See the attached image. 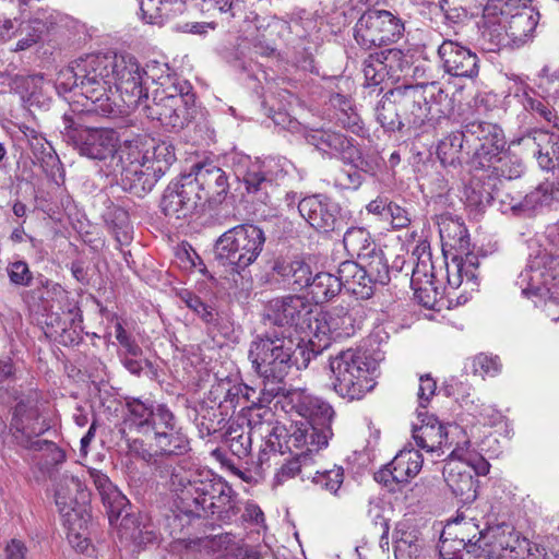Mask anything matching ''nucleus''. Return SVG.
Returning <instances> with one entry per match:
<instances>
[{
    "mask_svg": "<svg viewBox=\"0 0 559 559\" xmlns=\"http://www.w3.org/2000/svg\"><path fill=\"white\" fill-rule=\"evenodd\" d=\"M72 72L74 85L81 86L90 104L84 105L85 109L76 117L63 116L66 134L82 155L105 159L115 150L116 133L108 127L84 126V117L93 114L108 117L115 112L108 96L115 74L122 102L130 110H135L140 105V66L134 62L119 69V64H114L109 58L92 55L76 61Z\"/></svg>",
    "mask_w": 559,
    "mask_h": 559,
    "instance_id": "f257e3e1",
    "label": "nucleus"
},
{
    "mask_svg": "<svg viewBox=\"0 0 559 559\" xmlns=\"http://www.w3.org/2000/svg\"><path fill=\"white\" fill-rule=\"evenodd\" d=\"M297 349H300L302 356L308 354L307 347H300V340L294 337L288 330L266 331L250 343L248 358L253 370L263 379L260 403H270L282 393L283 380L297 364Z\"/></svg>",
    "mask_w": 559,
    "mask_h": 559,
    "instance_id": "f03ea898",
    "label": "nucleus"
},
{
    "mask_svg": "<svg viewBox=\"0 0 559 559\" xmlns=\"http://www.w3.org/2000/svg\"><path fill=\"white\" fill-rule=\"evenodd\" d=\"M228 190L225 171L212 163L197 164L166 188L160 207L170 218H186L207 202H221Z\"/></svg>",
    "mask_w": 559,
    "mask_h": 559,
    "instance_id": "7ed1b4c3",
    "label": "nucleus"
},
{
    "mask_svg": "<svg viewBox=\"0 0 559 559\" xmlns=\"http://www.w3.org/2000/svg\"><path fill=\"white\" fill-rule=\"evenodd\" d=\"M173 486L176 488L175 512L178 519H193L217 515L218 519L229 520L236 514L231 487L222 478L209 473H200L192 479L173 475Z\"/></svg>",
    "mask_w": 559,
    "mask_h": 559,
    "instance_id": "20e7f679",
    "label": "nucleus"
},
{
    "mask_svg": "<svg viewBox=\"0 0 559 559\" xmlns=\"http://www.w3.org/2000/svg\"><path fill=\"white\" fill-rule=\"evenodd\" d=\"M186 80H178L166 88L155 87L142 93V114L166 130H180L189 121L194 94Z\"/></svg>",
    "mask_w": 559,
    "mask_h": 559,
    "instance_id": "39448f33",
    "label": "nucleus"
},
{
    "mask_svg": "<svg viewBox=\"0 0 559 559\" xmlns=\"http://www.w3.org/2000/svg\"><path fill=\"white\" fill-rule=\"evenodd\" d=\"M265 241L262 228L253 224H240L217 238L214 258L219 265L241 274L258 260Z\"/></svg>",
    "mask_w": 559,
    "mask_h": 559,
    "instance_id": "423d86ee",
    "label": "nucleus"
},
{
    "mask_svg": "<svg viewBox=\"0 0 559 559\" xmlns=\"http://www.w3.org/2000/svg\"><path fill=\"white\" fill-rule=\"evenodd\" d=\"M187 443L165 405L147 407L142 403V460L182 453Z\"/></svg>",
    "mask_w": 559,
    "mask_h": 559,
    "instance_id": "0eeeda50",
    "label": "nucleus"
},
{
    "mask_svg": "<svg viewBox=\"0 0 559 559\" xmlns=\"http://www.w3.org/2000/svg\"><path fill=\"white\" fill-rule=\"evenodd\" d=\"M330 369L333 388L343 399L360 400L376 385L370 365L359 350L349 348L331 357Z\"/></svg>",
    "mask_w": 559,
    "mask_h": 559,
    "instance_id": "6e6552de",
    "label": "nucleus"
},
{
    "mask_svg": "<svg viewBox=\"0 0 559 559\" xmlns=\"http://www.w3.org/2000/svg\"><path fill=\"white\" fill-rule=\"evenodd\" d=\"M48 402L37 392L21 396L12 408L10 431L17 444L27 449L38 437L49 430Z\"/></svg>",
    "mask_w": 559,
    "mask_h": 559,
    "instance_id": "1a4fd4ad",
    "label": "nucleus"
},
{
    "mask_svg": "<svg viewBox=\"0 0 559 559\" xmlns=\"http://www.w3.org/2000/svg\"><path fill=\"white\" fill-rule=\"evenodd\" d=\"M355 319L348 307L340 305L328 311L316 308L310 338L307 343L308 357L304 359L305 367L311 357L328 348L331 340L348 337L355 332Z\"/></svg>",
    "mask_w": 559,
    "mask_h": 559,
    "instance_id": "9d476101",
    "label": "nucleus"
},
{
    "mask_svg": "<svg viewBox=\"0 0 559 559\" xmlns=\"http://www.w3.org/2000/svg\"><path fill=\"white\" fill-rule=\"evenodd\" d=\"M404 32V24L386 10H367L357 20L354 38L364 49H371L397 41Z\"/></svg>",
    "mask_w": 559,
    "mask_h": 559,
    "instance_id": "9b49d317",
    "label": "nucleus"
},
{
    "mask_svg": "<svg viewBox=\"0 0 559 559\" xmlns=\"http://www.w3.org/2000/svg\"><path fill=\"white\" fill-rule=\"evenodd\" d=\"M479 195L475 200L476 204L484 205L491 201H498L502 212H512L515 215H530L537 206L535 190L523 194L515 189L511 177L498 179L488 176L483 182Z\"/></svg>",
    "mask_w": 559,
    "mask_h": 559,
    "instance_id": "f8f14e48",
    "label": "nucleus"
},
{
    "mask_svg": "<svg viewBox=\"0 0 559 559\" xmlns=\"http://www.w3.org/2000/svg\"><path fill=\"white\" fill-rule=\"evenodd\" d=\"M82 483L78 476L64 474L61 484L56 490V503L64 516V524L68 527V540L71 546L81 554H88L91 548L90 539L85 536L88 516H83L73 507L72 491H80Z\"/></svg>",
    "mask_w": 559,
    "mask_h": 559,
    "instance_id": "ddd939ff",
    "label": "nucleus"
},
{
    "mask_svg": "<svg viewBox=\"0 0 559 559\" xmlns=\"http://www.w3.org/2000/svg\"><path fill=\"white\" fill-rule=\"evenodd\" d=\"M497 15L513 43L524 41L537 24L527 0H490L484 9V17Z\"/></svg>",
    "mask_w": 559,
    "mask_h": 559,
    "instance_id": "4468645a",
    "label": "nucleus"
},
{
    "mask_svg": "<svg viewBox=\"0 0 559 559\" xmlns=\"http://www.w3.org/2000/svg\"><path fill=\"white\" fill-rule=\"evenodd\" d=\"M316 308L305 297L289 295L271 300L266 308V316L274 324L295 328L296 331L305 333L309 340Z\"/></svg>",
    "mask_w": 559,
    "mask_h": 559,
    "instance_id": "2eb2a0df",
    "label": "nucleus"
},
{
    "mask_svg": "<svg viewBox=\"0 0 559 559\" xmlns=\"http://www.w3.org/2000/svg\"><path fill=\"white\" fill-rule=\"evenodd\" d=\"M437 91L436 83L404 84L392 90L405 126L418 128L429 120L430 100Z\"/></svg>",
    "mask_w": 559,
    "mask_h": 559,
    "instance_id": "dca6fc26",
    "label": "nucleus"
},
{
    "mask_svg": "<svg viewBox=\"0 0 559 559\" xmlns=\"http://www.w3.org/2000/svg\"><path fill=\"white\" fill-rule=\"evenodd\" d=\"M466 139L474 138V163L479 168H490L499 154L504 150L506 139L502 129L491 122L472 121L464 127Z\"/></svg>",
    "mask_w": 559,
    "mask_h": 559,
    "instance_id": "f3484780",
    "label": "nucleus"
},
{
    "mask_svg": "<svg viewBox=\"0 0 559 559\" xmlns=\"http://www.w3.org/2000/svg\"><path fill=\"white\" fill-rule=\"evenodd\" d=\"M559 277V253L540 250L520 275L519 284L524 294L543 295L550 292L551 283Z\"/></svg>",
    "mask_w": 559,
    "mask_h": 559,
    "instance_id": "a211bd4d",
    "label": "nucleus"
},
{
    "mask_svg": "<svg viewBox=\"0 0 559 559\" xmlns=\"http://www.w3.org/2000/svg\"><path fill=\"white\" fill-rule=\"evenodd\" d=\"M298 212L319 233H330L342 227L340 204L325 194L301 199L298 202Z\"/></svg>",
    "mask_w": 559,
    "mask_h": 559,
    "instance_id": "6ab92c4d",
    "label": "nucleus"
},
{
    "mask_svg": "<svg viewBox=\"0 0 559 559\" xmlns=\"http://www.w3.org/2000/svg\"><path fill=\"white\" fill-rule=\"evenodd\" d=\"M478 258L472 252L465 251L464 257H453L447 263V280L449 287L462 289L455 297V306L463 305L472 297V293L478 289Z\"/></svg>",
    "mask_w": 559,
    "mask_h": 559,
    "instance_id": "aec40b11",
    "label": "nucleus"
},
{
    "mask_svg": "<svg viewBox=\"0 0 559 559\" xmlns=\"http://www.w3.org/2000/svg\"><path fill=\"white\" fill-rule=\"evenodd\" d=\"M419 424L413 425V438L416 444L427 452L443 453V448H450L449 435L452 426H445L433 415L418 412ZM457 429V427H453Z\"/></svg>",
    "mask_w": 559,
    "mask_h": 559,
    "instance_id": "412c9836",
    "label": "nucleus"
},
{
    "mask_svg": "<svg viewBox=\"0 0 559 559\" xmlns=\"http://www.w3.org/2000/svg\"><path fill=\"white\" fill-rule=\"evenodd\" d=\"M438 56L445 73L459 78H474L478 74V58L468 48L451 39L439 46Z\"/></svg>",
    "mask_w": 559,
    "mask_h": 559,
    "instance_id": "4be33fe9",
    "label": "nucleus"
},
{
    "mask_svg": "<svg viewBox=\"0 0 559 559\" xmlns=\"http://www.w3.org/2000/svg\"><path fill=\"white\" fill-rule=\"evenodd\" d=\"M421 466L423 455L419 451L403 450L395 455L386 468L376 474V479L394 491V485L407 484L419 473Z\"/></svg>",
    "mask_w": 559,
    "mask_h": 559,
    "instance_id": "5701e85b",
    "label": "nucleus"
},
{
    "mask_svg": "<svg viewBox=\"0 0 559 559\" xmlns=\"http://www.w3.org/2000/svg\"><path fill=\"white\" fill-rule=\"evenodd\" d=\"M520 144L532 150L542 169H559V132L533 130L520 139Z\"/></svg>",
    "mask_w": 559,
    "mask_h": 559,
    "instance_id": "b1692460",
    "label": "nucleus"
},
{
    "mask_svg": "<svg viewBox=\"0 0 559 559\" xmlns=\"http://www.w3.org/2000/svg\"><path fill=\"white\" fill-rule=\"evenodd\" d=\"M264 432L269 436L273 432L271 425L265 423H257L253 415L249 418H238L234 420L227 430L226 442L233 454L238 457H245L249 454L252 438L263 437Z\"/></svg>",
    "mask_w": 559,
    "mask_h": 559,
    "instance_id": "393cba45",
    "label": "nucleus"
},
{
    "mask_svg": "<svg viewBox=\"0 0 559 559\" xmlns=\"http://www.w3.org/2000/svg\"><path fill=\"white\" fill-rule=\"evenodd\" d=\"M288 397L296 412L306 419L305 424L332 428L335 412L328 402L300 390L290 392Z\"/></svg>",
    "mask_w": 559,
    "mask_h": 559,
    "instance_id": "a878e982",
    "label": "nucleus"
},
{
    "mask_svg": "<svg viewBox=\"0 0 559 559\" xmlns=\"http://www.w3.org/2000/svg\"><path fill=\"white\" fill-rule=\"evenodd\" d=\"M61 15L49 9L39 10L33 17L24 21L19 27V40L14 51H24L32 48L58 25Z\"/></svg>",
    "mask_w": 559,
    "mask_h": 559,
    "instance_id": "bb28decb",
    "label": "nucleus"
},
{
    "mask_svg": "<svg viewBox=\"0 0 559 559\" xmlns=\"http://www.w3.org/2000/svg\"><path fill=\"white\" fill-rule=\"evenodd\" d=\"M333 436L332 428H319L305 423L296 425L289 435L287 443L290 451L308 452L311 457V464L318 463L320 450L326 448L329 440Z\"/></svg>",
    "mask_w": 559,
    "mask_h": 559,
    "instance_id": "cd10ccee",
    "label": "nucleus"
},
{
    "mask_svg": "<svg viewBox=\"0 0 559 559\" xmlns=\"http://www.w3.org/2000/svg\"><path fill=\"white\" fill-rule=\"evenodd\" d=\"M443 477L452 493L463 503L477 497L476 479L468 462L451 459L443 467Z\"/></svg>",
    "mask_w": 559,
    "mask_h": 559,
    "instance_id": "c85d7f7f",
    "label": "nucleus"
},
{
    "mask_svg": "<svg viewBox=\"0 0 559 559\" xmlns=\"http://www.w3.org/2000/svg\"><path fill=\"white\" fill-rule=\"evenodd\" d=\"M87 473L99 492L109 523L114 525L129 506V501L102 471L88 468Z\"/></svg>",
    "mask_w": 559,
    "mask_h": 559,
    "instance_id": "c756f323",
    "label": "nucleus"
},
{
    "mask_svg": "<svg viewBox=\"0 0 559 559\" xmlns=\"http://www.w3.org/2000/svg\"><path fill=\"white\" fill-rule=\"evenodd\" d=\"M337 273L341 276L342 287L358 299H369L373 295L374 287L360 261L347 260L342 262Z\"/></svg>",
    "mask_w": 559,
    "mask_h": 559,
    "instance_id": "7c9ffc66",
    "label": "nucleus"
},
{
    "mask_svg": "<svg viewBox=\"0 0 559 559\" xmlns=\"http://www.w3.org/2000/svg\"><path fill=\"white\" fill-rule=\"evenodd\" d=\"M512 525L507 523L488 526L477 538L478 544L477 557L485 559H500L506 556L508 540L513 538L510 536Z\"/></svg>",
    "mask_w": 559,
    "mask_h": 559,
    "instance_id": "2f4dec72",
    "label": "nucleus"
},
{
    "mask_svg": "<svg viewBox=\"0 0 559 559\" xmlns=\"http://www.w3.org/2000/svg\"><path fill=\"white\" fill-rule=\"evenodd\" d=\"M243 183L247 193L252 195V200L262 204L271 203V194L275 187L273 179L269 176V165L265 162L251 165L243 175Z\"/></svg>",
    "mask_w": 559,
    "mask_h": 559,
    "instance_id": "473e14b6",
    "label": "nucleus"
},
{
    "mask_svg": "<svg viewBox=\"0 0 559 559\" xmlns=\"http://www.w3.org/2000/svg\"><path fill=\"white\" fill-rule=\"evenodd\" d=\"M306 141L330 156L342 155L354 148L349 139L330 130H310L306 134Z\"/></svg>",
    "mask_w": 559,
    "mask_h": 559,
    "instance_id": "72a5a7b5",
    "label": "nucleus"
},
{
    "mask_svg": "<svg viewBox=\"0 0 559 559\" xmlns=\"http://www.w3.org/2000/svg\"><path fill=\"white\" fill-rule=\"evenodd\" d=\"M483 532L484 530H479V526L472 519H456L453 524L448 526V534L454 535L452 543L455 544V551L467 549L468 552H473L475 556L479 552L476 542Z\"/></svg>",
    "mask_w": 559,
    "mask_h": 559,
    "instance_id": "f704fd0d",
    "label": "nucleus"
},
{
    "mask_svg": "<svg viewBox=\"0 0 559 559\" xmlns=\"http://www.w3.org/2000/svg\"><path fill=\"white\" fill-rule=\"evenodd\" d=\"M342 290L341 276L331 274L329 272L316 273L308 287V294L311 296L316 304H323L335 296Z\"/></svg>",
    "mask_w": 559,
    "mask_h": 559,
    "instance_id": "c9c22d12",
    "label": "nucleus"
},
{
    "mask_svg": "<svg viewBox=\"0 0 559 559\" xmlns=\"http://www.w3.org/2000/svg\"><path fill=\"white\" fill-rule=\"evenodd\" d=\"M273 271L299 289H308L313 276L311 266L302 260H277L274 263Z\"/></svg>",
    "mask_w": 559,
    "mask_h": 559,
    "instance_id": "e433bc0d",
    "label": "nucleus"
},
{
    "mask_svg": "<svg viewBox=\"0 0 559 559\" xmlns=\"http://www.w3.org/2000/svg\"><path fill=\"white\" fill-rule=\"evenodd\" d=\"M438 226L440 237L448 246L461 252L468 251V231L461 219L452 216H441Z\"/></svg>",
    "mask_w": 559,
    "mask_h": 559,
    "instance_id": "4c0bfd02",
    "label": "nucleus"
},
{
    "mask_svg": "<svg viewBox=\"0 0 559 559\" xmlns=\"http://www.w3.org/2000/svg\"><path fill=\"white\" fill-rule=\"evenodd\" d=\"M343 243L347 253L353 258L356 257L358 261L378 249L371 240L369 231L362 227L347 229L343 237Z\"/></svg>",
    "mask_w": 559,
    "mask_h": 559,
    "instance_id": "58836bf2",
    "label": "nucleus"
},
{
    "mask_svg": "<svg viewBox=\"0 0 559 559\" xmlns=\"http://www.w3.org/2000/svg\"><path fill=\"white\" fill-rule=\"evenodd\" d=\"M376 119L388 131L400 130L405 126L396 97L392 96V90L377 105Z\"/></svg>",
    "mask_w": 559,
    "mask_h": 559,
    "instance_id": "ea45409f",
    "label": "nucleus"
},
{
    "mask_svg": "<svg viewBox=\"0 0 559 559\" xmlns=\"http://www.w3.org/2000/svg\"><path fill=\"white\" fill-rule=\"evenodd\" d=\"M151 142V145L145 142L147 147L142 154V168H144L142 176H148V171L152 170L155 180H157V178L164 175L165 168L169 163L166 158L167 146L165 143L155 145L153 140Z\"/></svg>",
    "mask_w": 559,
    "mask_h": 559,
    "instance_id": "a19ab883",
    "label": "nucleus"
},
{
    "mask_svg": "<svg viewBox=\"0 0 559 559\" xmlns=\"http://www.w3.org/2000/svg\"><path fill=\"white\" fill-rule=\"evenodd\" d=\"M121 521L118 525V536L120 544L126 550L135 552L140 548V523L135 514H131L124 508V511L119 516Z\"/></svg>",
    "mask_w": 559,
    "mask_h": 559,
    "instance_id": "79ce46f5",
    "label": "nucleus"
},
{
    "mask_svg": "<svg viewBox=\"0 0 559 559\" xmlns=\"http://www.w3.org/2000/svg\"><path fill=\"white\" fill-rule=\"evenodd\" d=\"M360 263L366 270L374 288L377 285H386L390 282L388 261L380 249H377L367 255V258L360 260Z\"/></svg>",
    "mask_w": 559,
    "mask_h": 559,
    "instance_id": "37998d69",
    "label": "nucleus"
},
{
    "mask_svg": "<svg viewBox=\"0 0 559 559\" xmlns=\"http://www.w3.org/2000/svg\"><path fill=\"white\" fill-rule=\"evenodd\" d=\"M464 138H466L464 131L452 132L439 141L437 156L442 165L454 166L460 163Z\"/></svg>",
    "mask_w": 559,
    "mask_h": 559,
    "instance_id": "c03bdc74",
    "label": "nucleus"
},
{
    "mask_svg": "<svg viewBox=\"0 0 559 559\" xmlns=\"http://www.w3.org/2000/svg\"><path fill=\"white\" fill-rule=\"evenodd\" d=\"M388 72V79L399 81L411 68L409 57L401 49L391 48L379 52Z\"/></svg>",
    "mask_w": 559,
    "mask_h": 559,
    "instance_id": "a18cd8bd",
    "label": "nucleus"
},
{
    "mask_svg": "<svg viewBox=\"0 0 559 559\" xmlns=\"http://www.w3.org/2000/svg\"><path fill=\"white\" fill-rule=\"evenodd\" d=\"M307 478L311 479V481L321 489H324L332 495H336L344 481V468L342 466L334 465L330 469H317L313 475L309 473Z\"/></svg>",
    "mask_w": 559,
    "mask_h": 559,
    "instance_id": "49530a36",
    "label": "nucleus"
},
{
    "mask_svg": "<svg viewBox=\"0 0 559 559\" xmlns=\"http://www.w3.org/2000/svg\"><path fill=\"white\" fill-rule=\"evenodd\" d=\"M311 465V457L308 452H296L295 459L283 464L274 476V485H283L286 480L294 478L299 473H306Z\"/></svg>",
    "mask_w": 559,
    "mask_h": 559,
    "instance_id": "de8ad7c7",
    "label": "nucleus"
},
{
    "mask_svg": "<svg viewBox=\"0 0 559 559\" xmlns=\"http://www.w3.org/2000/svg\"><path fill=\"white\" fill-rule=\"evenodd\" d=\"M130 412L131 414L123 420L120 431L129 448L130 457L139 459L140 444L138 436L140 433V421L138 420V414L135 409L130 408Z\"/></svg>",
    "mask_w": 559,
    "mask_h": 559,
    "instance_id": "09e8293b",
    "label": "nucleus"
},
{
    "mask_svg": "<svg viewBox=\"0 0 559 559\" xmlns=\"http://www.w3.org/2000/svg\"><path fill=\"white\" fill-rule=\"evenodd\" d=\"M362 73L367 86H378L388 79V72L379 52L371 53L364 61Z\"/></svg>",
    "mask_w": 559,
    "mask_h": 559,
    "instance_id": "8fccbe9b",
    "label": "nucleus"
},
{
    "mask_svg": "<svg viewBox=\"0 0 559 559\" xmlns=\"http://www.w3.org/2000/svg\"><path fill=\"white\" fill-rule=\"evenodd\" d=\"M522 104L526 110L539 115L546 121L552 123V126L559 131V117L552 111L548 102L543 97L524 92Z\"/></svg>",
    "mask_w": 559,
    "mask_h": 559,
    "instance_id": "3c124183",
    "label": "nucleus"
},
{
    "mask_svg": "<svg viewBox=\"0 0 559 559\" xmlns=\"http://www.w3.org/2000/svg\"><path fill=\"white\" fill-rule=\"evenodd\" d=\"M484 19L486 20V28L483 32V36L485 38H488V40L490 41V50L508 46L512 41L510 35L506 32V28L501 27L499 15L491 19Z\"/></svg>",
    "mask_w": 559,
    "mask_h": 559,
    "instance_id": "603ef678",
    "label": "nucleus"
},
{
    "mask_svg": "<svg viewBox=\"0 0 559 559\" xmlns=\"http://www.w3.org/2000/svg\"><path fill=\"white\" fill-rule=\"evenodd\" d=\"M178 295L180 300L197 313L205 323H212L215 320L214 309L204 304L199 296L187 289L181 290Z\"/></svg>",
    "mask_w": 559,
    "mask_h": 559,
    "instance_id": "864d4df0",
    "label": "nucleus"
},
{
    "mask_svg": "<svg viewBox=\"0 0 559 559\" xmlns=\"http://www.w3.org/2000/svg\"><path fill=\"white\" fill-rule=\"evenodd\" d=\"M5 272L10 283L14 286L29 287L33 284V273L28 264L23 260L9 262Z\"/></svg>",
    "mask_w": 559,
    "mask_h": 559,
    "instance_id": "5fc2aeb1",
    "label": "nucleus"
},
{
    "mask_svg": "<svg viewBox=\"0 0 559 559\" xmlns=\"http://www.w3.org/2000/svg\"><path fill=\"white\" fill-rule=\"evenodd\" d=\"M120 159L127 164V173L138 175L140 170V142L138 138L123 140L120 146Z\"/></svg>",
    "mask_w": 559,
    "mask_h": 559,
    "instance_id": "6e6d98bb",
    "label": "nucleus"
},
{
    "mask_svg": "<svg viewBox=\"0 0 559 559\" xmlns=\"http://www.w3.org/2000/svg\"><path fill=\"white\" fill-rule=\"evenodd\" d=\"M555 178L540 183L535 189L538 206L550 205L554 202H559V169L552 170Z\"/></svg>",
    "mask_w": 559,
    "mask_h": 559,
    "instance_id": "4d7b16f0",
    "label": "nucleus"
},
{
    "mask_svg": "<svg viewBox=\"0 0 559 559\" xmlns=\"http://www.w3.org/2000/svg\"><path fill=\"white\" fill-rule=\"evenodd\" d=\"M166 71L165 63L156 60L147 62L145 67L142 68V91L145 90V92H148L151 86L163 85L159 81L164 79Z\"/></svg>",
    "mask_w": 559,
    "mask_h": 559,
    "instance_id": "13d9d810",
    "label": "nucleus"
},
{
    "mask_svg": "<svg viewBox=\"0 0 559 559\" xmlns=\"http://www.w3.org/2000/svg\"><path fill=\"white\" fill-rule=\"evenodd\" d=\"M501 368L498 357H491L486 354H479L473 359V372L485 378L486 376H496Z\"/></svg>",
    "mask_w": 559,
    "mask_h": 559,
    "instance_id": "bf43d9fd",
    "label": "nucleus"
},
{
    "mask_svg": "<svg viewBox=\"0 0 559 559\" xmlns=\"http://www.w3.org/2000/svg\"><path fill=\"white\" fill-rule=\"evenodd\" d=\"M510 536L513 538L509 539L508 547L506 549V555H510L511 557H523L532 554L531 542L521 536L519 532L512 526V532H510Z\"/></svg>",
    "mask_w": 559,
    "mask_h": 559,
    "instance_id": "052dcab7",
    "label": "nucleus"
},
{
    "mask_svg": "<svg viewBox=\"0 0 559 559\" xmlns=\"http://www.w3.org/2000/svg\"><path fill=\"white\" fill-rule=\"evenodd\" d=\"M386 217V221H390L393 228H405L411 223L408 211L392 202H389Z\"/></svg>",
    "mask_w": 559,
    "mask_h": 559,
    "instance_id": "680f3d73",
    "label": "nucleus"
},
{
    "mask_svg": "<svg viewBox=\"0 0 559 559\" xmlns=\"http://www.w3.org/2000/svg\"><path fill=\"white\" fill-rule=\"evenodd\" d=\"M419 389H418V400H419V406L425 408L430 401V399L435 395L437 383L436 381L429 376L425 374L421 376L419 379Z\"/></svg>",
    "mask_w": 559,
    "mask_h": 559,
    "instance_id": "e2e57ef3",
    "label": "nucleus"
},
{
    "mask_svg": "<svg viewBox=\"0 0 559 559\" xmlns=\"http://www.w3.org/2000/svg\"><path fill=\"white\" fill-rule=\"evenodd\" d=\"M27 449L34 451H49L51 453V461L55 464H59L66 459L64 452L59 449L52 441L38 439L37 441H34V443Z\"/></svg>",
    "mask_w": 559,
    "mask_h": 559,
    "instance_id": "0e129e2a",
    "label": "nucleus"
},
{
    "mask_svg": "<svg viewBox=\"0 0 559 559\" xmlns=\"http://www.w3.org/2000/svg\"><path fill=\"white\" fill-rule=\"evenodd\" d=\"M336 119L338 123H341L344 128L357 132L360 129V117L355 111L353 106L350 109H347L346 111H341L336 114Z\"/></svg>",
    "mask_w": 559,
    "mask_h": 559,
    "instance_id": "69168bd1",
    "label": "nucleus"
},
{
    "mask_svg": "<svg viewBox=\"0 0 559 559\" xmlns=\"http://www.w3.org/2000/svg\"><path fill=\"white\" fill-rule=\"evenodd\" d=\"M5 559H26L27 547L16 538L11 539L4 549Z\"/></svg>",
    "mask_w": 559,
    "mask_h": 559,
    "instance_id": "338daca9",
    "label": "nucleus"
},
{
    "mask_svg": "<svg viewBox=\"0 0 559 559\" xmlns=\"http://www.w3.org/2000/svg\"><path fill=\"white\" fill-rule=\"evenodd\" d=\"M338 180L347 189H357L362 182V176L358 170L350 167L341 173Z\"/></svg>",
    "mask_w": 559,
    "mask_h": 559,
    "instance_id": "774afa93",
    "label": "nucleus"
}]
</instances>
